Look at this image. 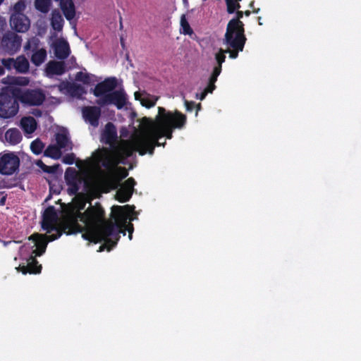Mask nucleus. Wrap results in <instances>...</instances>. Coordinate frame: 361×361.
<instances>
[{
  "instance_id": "nucleus-1",
  "label": "nucleus",
  "mask_w": 361,
  "mask_h": 361,
  "mask_svg": "<svg viewBox=\"0 0 361 361\" xmlns=\"http://www.w3.org/2000/svg\"><path fill=\"white\" fill-rule=\"evenodd\" d=\"M187 121V117L176 110L173 113L166 111L164 107L158 108V115L154 121L147 117H143L141 125L146 130L134 137V145L140 155L148 153L152 155L155 147L161 146L159 139L166 137L171 139L174 129L183 128Z\"/></svg>"
},
{
  "instance_id": "nucleus-2",
  "label": "nucleus",
  "mask_w": 361,
  "mask_h": 361,
  "mask_svg": "<svg viewBox=\"0 0 361 361\" xmlns=\"http://www.w3.org/2000/svg\"><path fill=\"white\" fill-rule=\"evenodd\" d=\"M72 218H77L78 221L84 223L86 230L82 236L85 240L97 243L104 242L99 247V251L105 249L111 250L118 243L120 239V233L125 235V231H122L121 226L114 222V219H108L106 212L99 202L94 205L91 203L84 212H78Z\"/></svg>"
},
{
  "instance_id": "nucleus-3",
  "label": "nucleus",
  "mask_w": 361,
  "mask_h": 361,
  "mask_svg": "<svg viewBox=\"0 0 361 361\" xmlns=\"http://www.w3.org/2000/svg\"><path fill=\"white\" fill-rule=\"evenodd\" d=\"M101 142L109 145V147H103L104 154L102 166L106 169L116 167L120 164H126L128 158L130 157L137 149L134 145V138L131 141L122 140L118 142L117 130L115 125L108 122L101 135Z\"/></svg>"
},
{
  "instance_id": "nucleus-4",
  "label": "nucleus",
  "mask_w": 361,
  "mask_h": 361,
  "mask_svg": "<svg viewBox=\"0 0 361 361\" xmlns=\"http://www.w3.org/2000/svg\"><path fill=\"white\" fill-rule=\"evenodd\" d=\"M58 216L54 206L48 207L44 212L42 221V228L47 233H56L57 231L72 235L82 232L84 228L77 223V218L72 216L64 219L57 225Z\"/></svg>"
},
{
  "instance_id": "nucleus-5",
  "label": "nucleus",
  "mask_w": 361,
  "mask_h": 361,
  "mask_svg": "<svg viewBox=\"0 0 361 361\" xmlns=\"http://www.w3.org/2000/svg\"><path fill=\"white\" fill-rule=\"evenodd\" d=\"M246 41L244 27L227 25L223 39V44L226 46V49L220 48L216 54H223L226 56L228 53L231 59H236L239 52L243 51Z\"/></svg>"
},
{
  "instance_id": "nucleus-6",
  "label": "nucleus",
  "mask_w": 361,
  "mask_h": 361,
  "mask_svg": "<svg viewBox=\"0 0 361 361\" xmlns=\"http://www.w3.org/2000/svg\"><path fill=\"white\" fill-rule=\"evenodd\" d=\"M19 109L17 87L6 86L0 89V117L10 118Z\"/></svg>"
},
{
  "instance_id": "nucleus-7",
  "label": "nucleus",
  "mask_w": 361,
  "mask_h": 361,
  "mask_svg": "<svg viewBox=\"0 0 361 361\" xmlns=\"http://www.w3.org/2000/svg\"><path fill=\"white\" fill-rule=\"evenodd\" d=\"M135 207L133 205L126 204L124 206L114 205L111 207V218L114 222H116L121 226L122 231H128V237L132 239L133 232V225L131 223L127 224V218L133 211Z\"/></svg>"
},
{
  "instance_id": "nucleus-8",
  "label": "nucleus",
  "mask_w": 361,
  "mask_h": 361,
  "mask_svg": "<svg viewBox=\"0 0 361 361\" xmlns=\"http://www.w3.org/2000/svg\"><path fill=\"white\" fill-rule=\"evenodd\" d=\"M18 101L27 106H40L46 99L45 94L40 89H27L22 91L17 87Z\"/></svg>"
},
{
  "instance_id": "nucleus-9",
  "label": "nucleus",
  "mask_w": 361,
  "mask_h": 361,
  "mask_svg": "<svg viewBox=\"0 0 361 361\" xmlns=\"http://www.w3.org/2000/svg\"><path fill=\"white\" fill-rule=\"evenodd\" d=\"M49 234L35 233L29 237V240H32L34 243V246L36 247L32 250V254L35 255V256H41L45 252L49 242L54 241L61 236V232L59 231H57V233H51Z\"/></svg>"
},
{
  "instance_id": "nucleus-10",
  "label": "nucleus",
  "mask_w": 361,
  "mask_h": 361,
  "mask_svg": "<svg viewBox=\"0 0 361 361\" xmlns=\"http://www.w3.org/2000/svg\"><path fill=\"white\" fill-rule=\"evenodd\" d=\"M20 166V159L13 152L0 154V174L11 176L16 173Z\"/></svg>"
},
{
  "instance_id": "nucleus-11",
  "label": "nucleus",
  "mask_w": 361,
  "mask_h": 361,
  "mask_svg": "<svg viewBox=\"0 0 361 361\" xmlns=\"http://www.w3.org/2000/svg\"><path fill=\"white\" fill-rule=\"evenodd\" d=\"M101 106L114 104L118 109H121L127 103L126 94L123 90H114L96 101Z\"/></svg>"
},
{
  "instance_id": "nucleus-12",
  "label": "nucleus",
  "mask_w": 361,
  "mask_h": 361,
  "mask_svg": "<svg viewBox=\"0 0 361 361\" xmlns=\"http://www.w3.org/2000/svg\"><path fill=\"white\" fill-rule=\"evenodd\" d=\"M65 180L68 186V194L70 195H77L82 182V178L79 173L75 169L68 168L65 172Z\"/></svg>"
},
{
  "instance_id": "nucleus-13",
  "label": "nucleus",
  "mask_w": 361,
  "mask_h": 361,
  "mask_svg": "<svg viewBox=\"0 0 361 361\" xmlns=\"http://www.w3.org/2000/svg\"><path fill=\"white\" fill-rule=\"evenodd\" d=\"M22 38L18 35L9 32L6 33L1 39V47L6 51L13 54L18 51L21 46Z\"/></svg>"
},
{
  "instance_id": "nucleus-14",
  "label": "nucleus",
  "mask_w": 361,
  "mask_h": 361,
  "mask_svg": "<svg viewBox=\"0 0 361 361\" xmlns=\"http://www.w3.org/2000/svg\"><path fill=\"white\" fill-rule=\"evenodd\" d=\"M226 56L223 54H215V60L216 66H214L213 71L209 78L208 84L204 90L208 93H212L216 89L215 82L217 80L218 76L220 75L222 70V63L225 61Z\"/></svg>"
},
{
  "instance_id": "nucleus-15",
  "label": "nucleus",
  "mask_w": 361,
  "mask_h": 361,
  "mask_svg": "<svg viewBox=\"0 0 361 361\" xmlns=\"http://www.w3.org/2000/svg\"><path fill=\"white\" fill-rule=\"evenodd\" d=\"M117 86V80L114 77L108 78L96 85L92 92L97 97L102 98L110 93Z\"/></svg>"
},
{
  "instance_id": "nucleus-16",
  "label": "nucleus",
  "mask_w": 361,
  "mask_h": 361,
  "mask_svg": "<svg viewBox=\"0 0 361 361\" xmlns=\"http://www.w3.org/2000/svg\"><path fill=\"white\" fill-rule=\"evenodd\" d=\"M10 25L16 32H25L30 28V21L25 15H11Z\"/></svg>"
},
{
  "instance_id": "nucleus-17",
  "label": "nucleus",
  "mask_w": 361,
  "mask_h": 361,
  "mask_svg": "<svg viewBox=\"0 0 361 361\" xmlns=\"http://www.w3.org/2000/svg\"><path fill=\"white\" fill-rule=\"evenodd\" d=\"M36 257L37 256H35V255H33V254H32L26 259V265L24 263L23 264H20L19 267L16 268L17 271L22 272L23 274H39L42 270V265L39 264Z\"/></svg>"
},
{
  "instance_id": "nucleus-18",
  "label": "nucleus",
  "mask_w": 361,
  "mask_h": 361,
  "mask_svg": "<svg viewBox=\"0 0 361 361\" xmlns=\"http://www.w3.org/2000/svg\"><path fill=\"white\" fill-rule=\"evenodd\" d=\"M101 109L99 106H85L82 109V115L86 121L91 126L97 127L101 116Z\"/></svg>"
},
{
  "instance_id": "nucleus-19",
  "label": "nucleus",
  "mask_w": 361,
  "mask_h": 361,
  "mask_svg": "<svg viewBox=\"0 0 361 361\" xmlns=\"http://www.w3.org/2000/svg\"><path fill=\"white\" fill-rule=\"evenodd\" d=\"M55 140L56 142V145L58 146L61 149H64L66 151L72 149L73 144L68 137V132L62 131L56 133Z\"/></svg>"
},
{
  "instance_id": "nucleus-20",
  "label": "nucleus",
  "mask_w": 361,
  "mask_h": 361,
  "mask_svg": "<svg viewBox=\"0 0 361 361\" xmlns=\"http://www.w3.org/2000/svg\"><path fill=\"white\" fill-rule=\"evenodd\" d=\"M70 47L67 41L61 39L55 44L54 54L59 59H66L70 54Z\"/></svg>"
},
{
  "instance_id": "nucleus-21",
  "label": "nucleus",
  "mask_w": 361,
  "mask_h": 361,
  "mask_svg": "<svg viewBox=\"0 0 361 361\" xmlns=\"http://www.w3.org/2000/svg\"><path fill=\"white\" fill-rule=\"evenodd\" d=\"M60 8L68 20H71L75 16V8L72 0H59Z\"/></svg>"
},
{
  "instance_id": "nucleus-22",
  "label": "nucleus",
  "mask_w": 361,
  "mask_h": 361,
  "mask_svg": "<svg viewBox=\"0 0 361 361\" xmlns=\"http://www.w3.org/2000/svg\"><path fill=\"white\" fill-rule=\"evenodd\" d=\"M47 75H61L66 72V66L63 61H49L46 68Z\"/></svg>"
},
{
  "instance_id": "nucleus-23",
  "label": "nucleus",
  "mask_w": 361,
  "mask_h": 361,
  "mask_svg": "<svg viewBox=\"0 0 361 361\" xmlns=\"http://www.w3.org/2000/svg\"><path fill=\"white\" fill-rule=\"evenodd\" d=\"M63 24L64 20L59 11L54 10L51 13V25L52 28L57 32H60L63 29Z\"/></svg>"
},
{
  "instance_id": "nucleus-24",
  "label": "nucleus",
  "mask_w": 361,
  "mask_h": 361,
  "mask_svg": "<svg viewBox=\"0 0 361 361\" xmlns=\"http://www.w3.org/2000/svg\"><path fill=\"white\" fill-rule=\"evenodd\" d=\"M5 138L11 145L18 144L22 140V135L17 128H11L6 132Z\"/></svg>"
},
{
  "instance_id": "nucleus-25",
  "label": "nucleus",
  "mask_w": 361,
  "mask_h": 361,
  "mask_svg": "<svg viewBox=\"0 0 361 361\" xmlns=\"http://www.w3.org/2000/svg\"><path fill=\"white\" fill-rule=\"evenodd\" d=\"M21 126L25 132L32 133L37 128V122L32 116L24 117L21 119Z\"/></svg>"
},
{
  "instance_id": "nucleus-26",
  "label": "nucleus",
  "mask_w": 361,
  "mask_h": 361,
  "mask_svg": "<svg viewBox=\"0 0 361 361\" xmlns=\"http://www.w3.org/2000/svg\"><path fill=\"white\" fill-rule=\"evenodd\" d=\"M15 70L19 73H26L29 70V62L24 56H19L15 59Z\"/></svg>"
},
{
  "instance_id": "nucleus-27",
  "label": "nucleus",
  "mask_w": 361,
  "mask_h": 361,
  "mask_svg": "<svg viewBox=\"0 0 361 361\" xmlns=\"http://www.w3.org/2000/svg\"><path fill=\"white\" fill-rule=\"evenodd\" d=\"M62 155L61 149L56 145H49L44 151V156L59 159Z\"/></svg>"
},
{
  "instance_id": "nucleus-28",
  "label": "nucleus",
  "mask_w": 361,
  "mask_h": 361,
  "mask_svg": "<svg viewBox=\"0 0 361 361\" xmlns=\"http://www.w3.org/2000/svg\"><path fill=\"white\" fill-rule=\"evenodd\" d=\"M47 58V51L44 49H40L33 53L31 57V61L35 66L41 65Z\"/></svg>"
},
{
  "instance_id": "nucleus-29",
  "label": "nucleus",
  "mask_w": 361,
  "mask_h": 361,
  "mask_svg": "<svg viewBox=\"0 0 361 361\" xmlns=\"http://www.w3.org/2000/svg\"><path fill=\"white\" fill-rule=\"evenodd\" d=\"M133 195L132 191L128 189L120 188L116 194V199L120 202H126L130 200Z\"/></svg>"
},
{
  "instance_id": "nucleus-30",
  "label": "nucleus",
  "mask_w": 361,
  "mask_h": 361,
  "mask_svg": "<svg viewBox=\"0 0 361 361\" xmlns=\"http://www.w3.org/2000/svg\"><path fill=\"white\" fill-rule=\"evenodd\" d=\"M44 148V144L39 139L33 140L30 144V149L36 155L40 154Z\"/></svg>"
},
{
  "instance_id": "nucleus-31",
  "label": "nucleus",
  "mask_w": 361,
  "mask_h": 361,
  "mask_svg": "<svg viewBox=\"0 0 361 361\" xmlns=\"http://www.w3.org/2000/svg\"><path fill=\"white\" fill-rule=\"evenodd\" d=\"M50 4V0H35V1L36 9L44 13L49 11Z\"/></svg>"
},
{
  "instance_id": "nucleus-32",
  "label": "nucleus",
  "mask_w": 361,
  "mask_h": 361,
  "mask_svg": "<svg viewBox=\"0 0 361 361\" xmlns=\"http://www.w3.org/2000/svg\"><path fill=\"white\" fill-rule=\"evenodd\" d=\"M236 16L235 18H232L229 20L227 25L230 26H238L240 27H244V23L240 20V19L243 17L244 13L241 11L237 10L235 11Z\"/></svg>"
},
{
  "instance_id": "nucleus-33",
  "label": "nucleus",
  "mask_w": 361,
  "mask_h": 361,
  "mask_svg": "<svg viewBox=\"0 0 361 361\" xmlns=\"http://www.w3.org/2000/svg\"><path fill=\"white\" fill-rule=\"evenodd\" d=\"M180 27L181 30L180 32L184 35H190L193 33V30L191 28L189 23L188 22L185 16L183 14L181 16L180 18Z\"/></svg>"
},
{
  "instance_id": "nucleus-34",
  "label": "nucleus",
  "mask_w": 361,
  "mask_h": 361,
  "mask_svg": "<svg viewBox=\"0 0 361 361\" xmlns=\"http://www.w3.org/2000/svg\"><path fill=\"white\" fill-rule=\"evenodd\" d=\"M26 8V4L25 0H19L13 6V13L11 15H25L23 11Z\"/></svg>"
},
{
  "instance_id": "nucleus-35",
  "label": "nucleus",
  "mask_w": 361,
  "mask_h": 361,
  "mask_svg": "<svg viewBox=\"0 0 361 361\" xmlns=\"http://www.w3.org/2000/svg\"><path fill=\"white\" fill-rule=\"evenodd\" d=\"M68 93H70V94L72 96H77L78 97H80L82 94L85 93V88L82 85L78 84H72Z\"/></svg>"
},
{
  "instance_id": "nucleus-36",
  "label": "nucleus",
  "mask_w": 361,
  "mask_h": 361,
  "mask_svg": "<svg viewBox=\"0 0 361 361\" xmlns=\"http://www.w3.org/2000/svg\"><path fill=\"white\" fill-rule=\"evenodd\" d=\"M77 81L82 82L84 84H89L90 82V77L88 73L80 71L75 75Z\"/></svg>"
},
{
  "instance_id": "nucleus-37",
  "label": "nucleus",
  "mask_w": 361,
  "mask_h": 361,
  "mask_svg": "<svg viewBox=\"0 0 361 361\" xmlns=\"http://www.w3.org/2000/svg\"><path fill=\"white\" fill-rule=\"evenodd\" d=\"M1 63L4 68H6L9 71L13 68L15 69V59L13 58L3 59L1 60Z\"/></svg>"
},
{
  "instance_id": "nucleus-38",
  "label": "nucleus",
  "mask_w": 361,
  "mask_h": 361,
  "mask_svg": "<svg viewBox=\"0 0 361 361\" xmlns=\"http://www.w3.org/2000/svg\"><path fill=\"white\" fill-rule=\"evenodd\" d=\"M135 183H136L135 179L130 177L128 178L126 180H125V182L122 184L121 187L123 188L128 189L130 191H132L133 193Z\"/></svg>"
},
{
  "instance_id": "nucleus-39",
  "label": "nucleus",
  "mask_w": 361,
  "mask_h": 361,
  "mask_svg": "<svg viewBox=\"0 0 361 361\" xmlns=\"http://www.w3.org/2000/svg\"><path fill=\"white\" fill-rule=\"evenodd\" d=\"M75 156L73 153L68 154L63 157V162L66 164L71 165L74 163Z\"/></svg>"
},
{
  "instance_id": "nucleus-40",
  "label": "nucleus",
  "mask_w": 361,
  "mask_h": 361,
  "mask_svg": "<svg viewBox=\"0 0 361 361\" xmlns=\"http://www.w3.org/2000/svg\"><path fill=\"white\" fill-rule=\"evenodd\" d=\"M71 85L72 84L68 82L63 81L59 85V90L61 92L66 90L68 92L69 90L71 89Z\"/></svg>"
},
{
  "instance_id": "nucleus-41",
  "label": "nucleus",
  "mask_w": 361,
  "mask_h": 361,
  "mask_svg": "<svg viewBox=\"0 0 361 361\" xmlns=\"http://www.w3.org/2000/svg\"><path fill=\"white\" fill-rule=\"evenodd\" d=\"M184 104L187 111H192L195 107V103L194 102H189L187 99H184Z\"/></svg>"
},
{
  "instance_id": "nucleus-42",
  "label": "nucleus",
  "mask_w": 361,
  "mask_h": 361,
  "mask_svg": "<svg viewBox=\"0 0 361 361\" xmlns=\"http://www.w3.org/2000/svg\"><path fill=\"white\" fill-rule=\"evenodd\" d=\"M60 168V165L59 164L52 165V166H48L47 168V173H55L57 172L58 169Z\"/></svg>"
},
{
  "instance_id": "nucleus-43",
  "label": "nucleus",
  "mask_w": 361,
  "mask_h": 361,
  "mask_svg": "<svg viewBox=\"0 0 361 361\" xmlns=\"http://www.w3.org/2000/svg\"><path fill=\"white\" fill-rule=\"evenodd\" d=\"M142 105L146 106L147 108H151L156 104V101L146 99L142 101Z\"/></svg>"
},
{
  "instance_id": "nucleus-44",
  "label": "nucleus",
  "mask_w": 361,
  "mask_h": 361,
  "mask_svg": "<svg viewBox=\"0 0 361 361\" xmlns=\"http://www.w3.org/2000/svg\"><path fill=\"white\" fill-rule=\"evenodd\" d=\"M37 166H39L44 172H47L48 166L46 165L42 160H38L36 162Z\"/></svg>"
},
{
  "instance_id": "nucleus-45",
  "label": "nucleus",
  "mask_w": 361,
  "mask_h": 361,
  "mask_svg": "<svg viewBox=\"0 0 361 361\" xmlns=\"http://www.w3.org/2000/svg\"><path fill=\"white\" fill-rule=\"evenodd\" d=\"M207 94L208 92L204 89V90L202 92L196 94V98L202 101L203 99H204Z\"/></svg>"
},
{
  "instance_id": "nucleus-46",
  "label": "nucleus",
  "mask_w": 361,
  "mask_h": 361,
  "mask_svg": "<svg viewBox=\"0 0 361 361\" xmlns=\"http://www.w3.org/2000/svg\"><path fill=\"white\" fill-rule=\"evenodd\" d=\"M6 25V20L0 16V32L4 29Z\"/></svg>"
},
{
  "instance_id": "nucleus-47",
  "label": "nucleus",
  "mask_w": 361,
  "mask_h": 361,
  "mask_svg": "<svg viewBox=\"0 0 361 361\" xmlns=\"http://www.w3.org/2000/svg\"><path fill=\"white\" fill-rule=\"evenodd\" d=\"M120 169L122 171H123V173L122 174V176H121V178H126L128 176V171L124 168H120Z\"/></svg>"
},
{
  "instance_id": "nucleus-48",
  "label": "nucleus",
  "mask_w": 361,
  "mask_h": 361,
  "mask_svg": "<svg viewBox=\"0 0 361 361\" xmlns=\"http://www.w3.org/2000/svg\"><path fill=\"white\" fill-rule=\"evenodd\" d=\"M5 73V68L4 67L2 66H0V76L3 75Z\"/></svg>"
},
{
  "instance_id": "nucleus-49",
  "label": "nucleus",
  "mask_w": 361,
  "mask_h": 361,
  "mask_svg": "<svg viewBox=\"0 0 361 361\" xmlns=\"http://www.w3.org/2000/svg\"><path fill=\"white\" fill-rule=\"evenodd\" d=\"M5 200H6V197H4L1 200V201H0V204H1V205H4V203H5Z\"/></svg>"
},
{
  "instance_id": "nucleus-50",
  "label": "nucleus",
  "mask_w": 361,
  "mask_h": 361,
  "mask_svg": "<svg viewBox=\"0 0 361 361\" xmlns=\"http://www.w3.org/2000/svg\"><path fill=\"white\" fill-rule=\"evenodd\" d=\"M196 108H197L196 115H197V111L201 109V104H198L196 106Z\"/></svg>"
},
{
  "instance_id": "nucleus-51",
  "label": "nucleus",
  "mask_w": 361,
  "mask_h": 361,
  "mask_svg": "<svg viewBox=\"0 0 361 361\" xmlns=\"http://www.w3.org/2000/svg\"><path fill=\"white\" fill-rule=\"evenodd\" d=\"M244 14L246 16H249L251 13V12L250 11H246L245 12H243Z\"/></svg>"
},
{
  "instance_id": "nucleus-52",
  "label": "nucleus",
  "mask_w": 361,
  "mask_h": 361,
  "mask_svg": "<svg viewBox=\"0 0 361 361\" xmlns=\"http://www.w3.org/2000/svg\"><path fill=\"white\" fill-rule=\"evenodd\" d=\"M183 2L185 6L188 5V0H183Z\"/></svg>"
},
{
  "instance_id": "nucleus-53",
  "label": "nucleus",
  "mask_w": 361,
  "mask_h": 361,
  "mask_svg": "<svg viewBox=\"0 0 361 361\" xmlns=\"http://www.w3.org/2000/svg\"><path fill=\"white\" fill-rule=\"evenodd\" d=\"M253 6H254V1H252V2L250 4V6L251 8H252V7H253Z\"/></svg>"
},
{
  "instance_id": "nucleus-54",
  "label": "nucleus",
  "mask_w": 361,
  "mask_h": 361,
  "mask_svg": "<svg viewBox=\"0 0 361 361\" xmlns=\"http://www.w3.org/2000/svg\"><path fill=\"white\" fill-rule=\"evenodd\" d=\"M159 144H161V146H164L166 144V142H164L163 143H162V142H160Z\"/></svg>"
},
{
  "instance_id": "nucleus-55",
  "label": "nucleus",
  "mask_w": 361,
  "mask_h": 361,
  "mask_svg": "<svg viewBox=\"0 0 361 361\" xmlns=\"http://www.w3.org/2000/svg\"><path fill=\"white\" fill-rule=\"evenodd\" d=\"M259 9L258 8V9H257V10H254V11H253V12H254V13H258V12H259Z\"/></svg>"
},
{
  "instance_id": "nucleus-56",
  "label": "nucleus",
  "mask_w": 361,
  "mask_h": 361,
  "mask_svg": "<svg viewBox=\"0 0 361 361\" xmlns=\"http://www.w3.org/2000/svg\"><path fill=\"white\" fill-rule=\"evenodd\" d=\"M28 47H30V44L27 43V44L25 45V48L27 49Z\"/></svg>"
},
{
  "instance_id": "nucleus-57",
  "label": "nucleus",
  "mask_w": 361,
  "mask_h": 361,
  "mask_svg": "<svg viewBox=\"0 0 361 361\" xmlns=\"http://www.w3.org/2000/svg\"><path fill=\"white\" fill-rule=\"evenodd\" d=\"M120 25H121V27L122 26L121 18H120Z\"/></svg>"
},
{
  "instance_id": "nucleus-58",
  "label": "nucleus",
  "mask_w": 361,
  "mask_h": 361,
  "mask_svg": "<svg viewBox=\"0 0 361 361\" xmlns=\"http://www.w3.org/2000/svg\"><path fill=\"white\" fill-rule=\"evenodd\" d=\"M4 0H0V5L3 3Z\"/></svg>"
}]
</instances>
